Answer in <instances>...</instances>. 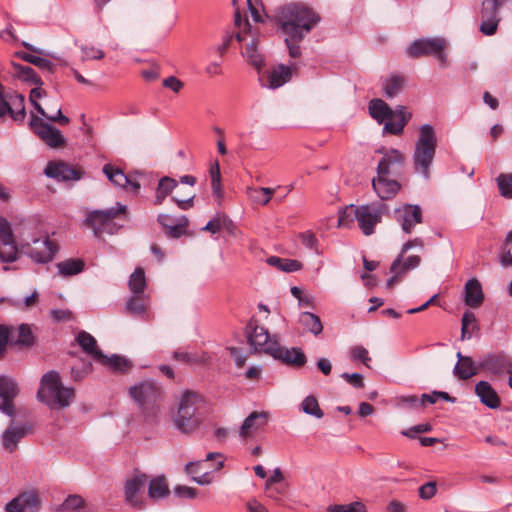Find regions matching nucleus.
Returning <instances> with one entry per match:
<instances>
[{"label": "nucleus", "mask_w": 512, "mask_h": 512, "mask_svg": "<svg viewBox=\"0 0 512 512\" xmlns=\"http://www.w3.org/2000/svg\"><path fill=\"white\" fill-rule=\"evenodd\" d=\"M306 362L307 357L300 348H290V366L303 367Z\"/></svg>", "instance_id": "nucleus-59"}, {"label": "nucleus", "mask_w": 512, "mask_h": 512, "mask_svg": "<svg viewBox=\"0 0 512 512\" xmlns=\"http://www.w3.org/2000/svg\"><path fill=\"white\" fill-rule=\"evenodd\" d=\"M147 479V475L141 473L126 481L125 499L126 502L129 503L133 508H142L143 502L138 493L145 487Z\"/></svg>", "instance_id": "nucleus-21"}, {"label": "nucleus", "mask_w": 512, "mask_h": 512, "mask_svg": "<svg viewBox=\"0 0 512 512\" xmlns=\"http://www.w3.org/2000/svg\"><path fill=\"white\" fill-rule=\"evenodd\" d=\"M386 208V205L382 203H372L357 207L354 205L347 206L340 213L338 226L348 227L350 222L356 219L363 234L366 236L372 235L375 231V226L381 222Z\"/></svg>", "instance_id": "nucleus-4"}, {"label": "nucleus", "mask_w": 512, "mask_h": 512, "mask_svg": "<svg viewBox=\"0 0 512 512\" xmlns=\"http://www.w3.org/2000/svg\"><path fill=\"white\" fill-rule=\"evenodd\" d=\"M18 248L14 238L0 241V260L11 263L17 259Z\"/></svg>", "instance_id": "nucleus-43"}, {"label": "nucleus", "mask_w": 512, "mask_h": 512, "mask_svg": "<svg viewBox=\"0 0 512 512\" xmlns=\"http://www.w3.org/2000/svg\"><path fill=\"white\" fill-rule=\"evenodd\" d=\"M15 55L21 58L22 60L30 64H33L39 69L48 71L50 73H52L56 68V65L52 61L46 58H42L40 56H36L27 52H17Z\"/></svg>", "instance_id": "nucleus-41"}, {"label": "nucleus", "mask_w": 512, "mask_h": 512, "mask_svg": "<svg viewBox=\"0 0 512 512\" xmlns=\"http://www.w3.org/2000/svg\"><path fill=\"white\" fill-rule=\"evenodd\" d=\"M500 263L504 267L512 266V230L507 234L500 256Z\"/></svg>", "instance_id": "nucleus-53"}, {"label": "nucleus", "mask_w": 512, "mask_h": 512, "mask_svg": "<svg viewBox=\"0 0 512 512\" xmlns=\"http://www.w3.org/2000/svg\"><path fill=\"white\" fill-rule=\"evenodd\" d=\"M235 37L239 42H246L243 56L257 69L259 74L258 81L263 88L276 90L288 81V66L284 64L273 66L271 69L261 73L260 70L264 66V59L258 52L259 39L252 35L251 32H238Z\"/></svg>", "instance_id": "nucleus-1"}, {"label": "nucleus", "mask_w": 512, "mask_h": 512, "mask_svg": "<svg viewBox=\"0 0 512 512\" xmlns=\"http://www.w3.org/2000/svg\"><path fill=\"white\" fill-rule=\"evenodd\" d=\"M394 218L406 234H411L417 224L422 223L423 215L420 206L403 204L394 210Z\"/></svg>", "instance_id": "nucleus-15"}, {"label": "nucleus", "mask_w": 512, "mask_h": 512, "mask_svg": "<svg viewBox=\"0 0 512 512\" xmlns=\"http://www.w3.org/2000/svg\"><path fill=\"white\" fill-rule=\"evenodd\" d=\"M210 176H211V186L214 193H218L220 191V180H221V174H220V166L218 161H215V163L210 168Z\"/></svg>", "instance_id": "nucleus-62"}, {"label": "nucleus", "mask_w": 512, "mask_h": 512, "mask_svg": "<svg viewBox=\"0 0 512 512\" xmlns=\"http://www.w3.org/2000/svg\"><path fill=\"white\" fill-rule=\"evenodd\" d=\"M36 87L33 88L31 91H30V95H29V101L30 103L32 104V106L34 107V109L42 116H46V112L45 110L43 109V107L37 102V99L38 98H42L44 95H46V92L45 90H43L41 87L42 86H38V85H35Z\"/></svg>", "instance_id": "nucleus-56"}, {"label": "nucleus", "mask_w": 512, "mask_h": 512, "mask_svg": "<svg viewBox=\"0 0 512 512\" xmlns=\"http://www.w3.org/2000/svg\"><path fill=\"white\" fill-rule=\"evenodd\" d=\"M290 294L297 300L299 310H310L315 308L314 296L306 289L293 286L290 287Z\"/></svg>", "instance_id": "nucleus-34"}, {"label": "nucleus", "mask_w": 512, "mask_h": 512, "mask_svg": "<svg viewBox=\"0 0 512 512\" xmlns=\"http://www.w3.org/2000/svg\"><path fill=\"white\" fill-rule=\"evenodd\" d=\"M62 509L64 511L78 512L79 510L86 507L84 499L77 494L69 495L62 503Z\"/></svg>", "instance_id": "nucleus-50"}, {"label": "nucleus", "mask_w": 512, "mask_h": 512, "mask_svg": "<svg viewBox=\"0 0 512 512\" xmlns=\"http://www.w3.org/2000/svg\"><path fill=\"white\" fill-rule=\"evenodd\" d=\"M231 226L232 222L227 216L224 214H217L206 224L203 230L215 234L222 229L230 230Z\"/></svg>", "instance_id": "nucleus-44"}, {"label": "nucleus", "mask_w": 512, "mask_h": 512, "mask_svg": "<svg viewBox=\"0 0 512 512\" xmlns=\"http://www.w3.org/2000/svg\"><path fill=\"white\" fill-rule=\"evenodd\" d=\"M456 357L458 361L453 369L455 377L459 380H468L478 374L479 369H481L479 363L476 364L471 357L464 356L461 352H458Z\"/></svg>", "instance_id": "nucleus-26"}, {"label": "nucleus", "mask_w": 512, "mask_h": 512, "mask_svg": "<svg viewBox=\"0 0 512 512\" xmlns=\"http://www.w3.org/2000/svg\"><path fill=\"white\" fill-rule=\"evenodd\" d=\"M247 343L255 352H264L273 358L280 360L283 364H288V349L280 346L278 341L271 337L268 330L251 318L245 328Z\"/></svg>", "instance_id": "nucleus-5"}, {"label": "nucleus", "mask_w": 512, "mask_h": 512, "mask_svg": "<svg viewBox=\"0 0 512 512\" xmlns=\"http://www.w3.org/2000/svg\"><path fill=\"white\" fill-rule=\"evenodd\" d=\"M147 301L144 294L132 295L126 303V310L132 315H142L145 313Z\"/></svg>", "instance_id": "nucleus-45"}, {"label": "nucleus", "mask_w": 512, "mask_h": 512, "mask_svg": "<svg viewBox=\"0 0 512 512\" xmlns=\"http://www.w3.org/2000/svg\"><path fill=\"white\" fill-rule=\"evenodd\" d=\"M274 19L278 29L288 35V9L286 5H282L278 8L274 15Z\"/></svg>", "instance_id": "nucleus-54"}, {"label": "nucleus", "mask_w": 512, "mask_h": 512, "mask_svg": "<svg viewBox=\"0 0 512 512\" xmlns=\"http://www.w3.org/2000/svg\"><path fill=\"white\" fill-rule=\"evenodd\" d=\"M437 147V137L434 128L430 124H424L419 129V136L415 143L413 153V165L417 173L425 179L430 177Z\"/></svg>", "instance_id": "nucleus-7"}, {"label": "nucleus", "mask_w": 512, "mask_h": 512, "mask_svg": "<svg viewBox=\"0 0 512 512\" xmlns=\"http://www.w3.org/2000/svg\"><path fill=\"white\" fill-rule=\"evenodd\" d=\"M101 364L109 366L114 372H126L132 367V363L119 355L106 356L104 359H98Z\"/></svg>", "instance_id": "nucleus-42"}, {"label": "nucleus", "mask_w": 512, "mask_h": 512, "mask_svg": "<svg viewBox=\"0 0 512 512\" xmlns=\"http://www.w3.org/2000/svg\"><path fill=\"white\" fill-rule=\"evenodd\" d=\"M377 152L383 155L377 166L378 175L397 176L401 173L405 157L399 150L381 148Z\"/></svg>", "instance_id": "nucleus-16"}, {"label": "nucleus", "mask_w": 512, "mask_h": 512, "mask_svg": "<svg viewBox=\"0 0 512 512\" xmlns=\"http://www.w3.org/2000/svg\"><path fill=\"white\" fill-rule=\"evenodd\" d=\"M76 339L82 350L96 361L106 358V355L98 348L96 339L88 332H79Z\"/></svg>", "instance_id": "nucleus-30"}, {"label": "nucleus", "mask_w": 512, "mask_h": 512, "mask_svg": "<svg viewBox=\"0 0 512 512\" xmlns=\"http://www.w3.org/2000/svg\"><path fill=\"white\" fill-rule=\"evenodd\" d=\"M484 295L480 282L477 279H470L465 285V303L476 308L483 302Z\"/></svg>", "instance_id": "nucleus-32"}, {"label": "nucleus", "mask_w": 512, "mask_h": 512, "mask_svg": "<svg viewBox=\"0 0 512 512\" xmlns=\"http://www.w3.org/2000/svg\"><path fill=\"white\" fill-rule=\"evenodd\" d=\"M215 460H216V464L213 469L220 470L224 465V457L219 452L208 453L206 455L205 460L188 462L185 465L184 470H185L186 474L191 476V478H192L193 476H198L199 472L202 470V466H203L204 462H213Z\"/></svg>", "instance_id": "nucleus-29"}, {"label": "nucleus", "mask_w": 512, "mask_h": 512, "mask_svg": "<svg viewBox=\"0 0 512 512\" xmlns=\"http://www.w3.org/2000/svg\"><path fill=\"white\" fill-rule=\"evenodd\" d=\"M92 370L91 362H80L71 367V377L75 381H80L86 377Z\"/></svg>", "instance_id": "nucleus-55"}, {"label": "nucleus", "mask_w": 512, "mask_h": 512, "mask_svg": "<svg viewBox=\"0 0 512 512\" xmlns=\"http://www.w3.org/2000/svg\"><path fill=\"white\" fill-rule=\"evenodd\" d=\"M24 102L25 97L23 94L11 91L9 94V106L11 107V111H9L8 114H10L13 120L23 121L25 119L26 109Z\"/></svg>", "instance_id": "nucleus-33"}, {"label": "nucleus", "mask_w": 512, "mask_h": 512, "mask_svg": "<svg viewBox=\"0 0 512 512\" xmlns=\"http://www.w3.org/2000/svg\"><path fill=\"white\" fill-rule=\"evenodd\" d=\"M298 321L306 331L312 333L315 336L321 334L323 331L322 322L320 318L314 313L303 311L300 314Z\"/></svg>", "instance_id": "nucleus-36"}, {"label": "nucleus", "mask_w": 512, "mask_h": 512, "mask_svg": "<svg viewBox=\"0 0 512 512\" xmlns=\"http://www.w3.org/2000/svg\"><path fill=\"white\" fill-rule=\"evenodd\" d=\"M405 84V78L402 75L392 74L383 81L384 95L388 98L397 96Z\"/></svg>", "instance_id": "nucleus-38"}, {"label": "nucleus", "mask_w": 512, "mask_h": 512, "mask_svg": "<svg viewBox=\"0 0 512 512\" xmlns=\"http://www.w3.org/2000/svg\"><path fill=\"white\" fill-rule=\"evenodd\" d=\"M301 406L304 413L312 415L318 419L322 418L324 415L323 411L319 407L317 399L313 396H307L303 400Z\"/></svg>", "instance_id": "nucleus-48"}, {"label": "nucleus", "mask_w": 512, "mask_h": 512, "mask_svg": "<svg viewBox=\"0 0 512 512\" xmlns=\"http://www.w3.org/2000/svg\"><path fill=\"white\" fill-rule=\"evenodd\" d=\"M268 422V413L261 411H254L250 413L245 420L243 421L240 430L239 436L243 439L250 437L254 432L259 431L264 426H266Z\"/></svg>", "instance_id": "nucleus-23"}, {"label": "nucleus", "mask_w": 512, "mask_h": 512, "mask_svg": "<svg viewBox=\"0 0 512 512\" xmlns=\"http://www.w3.org/2000/svg\"><path fill=\"white\" fill-rule=\"evenodd\" d=\"M446 48L447 41L442 37L419 38L406 48V54L411 58H420L433 56L435 52Z\"/></svg>", "instance_id": "nucleus-14"}, {"label": "nucleus", "mask_w": 512, "mask_h": 512, "mask_svg": "<svg viewBox=\"0 0 512 512\" xmlns=\"http://www.w3.org/2000/svg\"><path fill=\"white\" fill-rule=\"evenodd\" d=\"M189 221L186 216H181L178 220L177 224H170L165 229L167 234L171 238H180L184 233L185 229L188 226Z\"/></svg>", "instance_id": "nucleus-52"}, {"label": "nucleus", "mask_w": 512, "mask_h": 512, "mask_svg": "<svg viewBox=\"0 0 512 512\" xmlns=\"http://www.w3.org/2000/svg\"><path fill=\"white\" fill-rule=\"evenodd\" d=\"M56 266L60 275L69 277L81 273L85 268V262L79 258H70L57 263Z\"/></svg>", "instance_id": "nucleus-37"}, {"label": "nucleus", "mask_w": 512, "mask_h": 512, "mask_svg": "<svg viewBox=\"0 0 512 512\" xmlns=\"http://www.w3.org/2000/svg\"><path fill=\"white\" fill-rule=\"evenodd\" d=\"M17 341L24 345H31L33 343V335L28 325H20Z\"/></svg>", "instance_id": "nucleus-64"}, {"label": "nucleus", "mask_w": 512, "mask_h": 512, "mask_svg": "<svg viewBox=\"0 0 512 512\" xmlns=\"http://www.w3.org/2000/svg\"><path fill=\"white\" fill-rule=\"evenodd\" d=\"M126 211L127 207L120 203H117L116 207L105 210H94L88 213L84 224L92 229L94 236L97 238L104 233L114 234L119 229L114 219L121 214H125Z\"/></svg>", "instance_id": "nucleus-9"}, {"label": "nucleus", "mask_w": 512, "mask_h": 512, "mask_svg": "<svg viewBox=\"0 0 512 512\" xmlns=\"http://www.w3.org/2000/svg\"><path fill=\"white\" fill-rule=\"evenodd\" d=\"M129 395L137 405L147 424H157L160 418L162 389L152 380H146L129 388Z\"/></svg>", "instance_id": "nucleus-2"}, {"label": "nucleus", "mask_w": 512, "mask_h": 512, "mask_svg": "<svg viewBox=\"0 0 512 512\" xmlns=\"http://www.w3.org/2000/svg\"><path fill=\"white\" fill-rule=\"evenodd\" d=\"M11 65L13 67V76L18 78L21 81H24L28 84L38 85L42 86L43 81L41 77L35 72L33 68L27 65H22L19 63H16L14 61L11 62Z\"/></svg>", "instance_id": "nucleus-31"}, {"label": "nucleus", "mask_w": 512, "mask_h": 512, "mask_svg": "<svg viewBox=\"0 0 512 512\" xmlns=\"http://www.w3.org/2000/svg\"><path fill=\"white\" fill-rule=\"evenodd\" d=\"M479 367L493 375L512 373V357L504 352L490 353L481 358Z\"/></svg>", "instance_id": "nucleus-13"}, {"label": "nucleus", "mask_w": 512, "mask_h": 512, "mask_svg": "<svg viewBox=\"0 0 512 512\" xmlns=\"http://www.w3.org/2000/svg\"><path fill=\"white\" fill-rule=\"evenodd\" d=\"M146 277H145V271L141 267H137L134 272L130 275L129 281H128V287L132 294L134 295H140L144 294V291L146 289Z\"/></svg>", "instance_id": "nucleus-40"}, {"label": "nucleus", "mask_w": 512, "mask_h": 512, "mask_svg": "<svg viewBox=\"0 0 512 512\" xmlns=\"http://www.w3.org/2000/svg\"><path fill=\"white\" fill-rule=\"evenodd\" d=\"M475 394L479 397L481 403L490 409H497L501 404L497 392L487 381H479L475 385Z\"/></svg>", "instance_id": "nucleus-28"}, {"label": "nucleus", "mask_w": 512, "mask_h": 512, "mask_svg": "<svg viewBox=\"0 0 512 512\" xmlns=\"http://www.w3.org/2000/svg\"><path fill=\"white\" fill-rule=\"evenodd\" d=\"M40 499L35 491H25L5 505L6 512H37Z\"/></svg>", "instance_id": "nucleus-20"}, {"label": "nucleus", "mask_w": 512, "mask_h": 512, "mask_svg": "<svg viewBox=\"0 0 512 512\" xmlns=\"http://www.w3.org/2000/svg\"><path fill=\"white\" fill-rule=\"evenodd\" d=\"M18 385L10 377L0 376V411L10 417L15 414L14 398L18 395Z\"/></svg>", "instance_id": "nucleus-19"}, {"label": "nucleus", "mask_w": 512, "mask_h": 512, "mask_svg": "<svg viewBox=\"0 0 512 512\" xmlns=\"http://www.w3.org/2000/svg\"><path fill=\"white\" fill-rule=\"evenodd\" d=\"M21 245L24 253L39 264L51 262L58 252V244L51 240L48 235L32 238L31 241H23Z\"/></svg>", "instance_id": "nucleus-10"}, {"label": "nucleus", "mask_w": 512, "mask_h": 512, "mask_svg": "<svg viewBox=\"0 0 512 512\" xmlns=\"http://www.w3.org/2000/svg\"><path fill=\"white\" fill-rule=\"evenodd\" d=\"M38 398L51 408L55 406L64 408L69 406L74 398V389L64 387L59 374L55 371H49L41 378Z\"/></svg>", "instance_id": "nucleus-8"}, {"label": "nucleus", "mask_w": 512, "mask_h": 512, "mask_svg": "<svg viewBox=\"0 0 512 512\" xmlns=\"http://www.w3.org/2000/svg\"><path fill=\"white\" fill-rule=\"evenodd\" d=\"M234 38V35L232 33H225L222 37V43L215 46V47H212L209 52L210 53H215V54H218L220 57H222L227 49L229 48L232 40Z\"/></svg>", "instance_id": "nucleus-61"}, {"label": "nucleus", "mask_w": 512, "mask_h": 512, "mask_svg": "<svg viewBox=\"0 0 512 512\" xmlns=\"http://www.w3.org/2000/svg\"><path fill=\"white\" fill-rule=\"evenodd\" d=\"M372 186L382 200L392 199L401 189V185L396 179H390L387 175L378 174L377 177L373 178Z\"/></svg>", "instance_id": "nucleus-22"}, {"label": "nucleus", "mask_w": 512, "mask_h": 512, "mask_svg": "<svg viewBox=\"0 0 512 512\" xmlns=\"http://www.w3.org/2000/svg\"><path fill=\"white\" fill-rule=\"evenodd\" d=\"M497 0H485L482 2L480 31L487 36L494 35L500 22Z\"/></svg>", "instance_id": "nucleus-18"}, {"label": "nucleus", "mask_w": 512, "mask_h": 512, "mask_svg": "<svg viewBox=\"0 0 512 512\" xmlns=\"http://www.w3.org/2000/svg\"><path fill=\"white\" fill-rule=\"evenodd\" d=\"M13 423L14 422L2 433V445L9 452H14L17 449L19 441L29 432V426H14Z\"/></svg>", "instance_id": "nucleus-25"}, {"label": "nucleus", "mask_w": 512, "mask_h": 512, "mask_svg": "<svg viewBox=\"0 0 512 512\" xmlns=\"http://www.w3.org/2000/svg\"><path fill=\"white\" fill-rule=\"evenodd\" d=\"M393 110L382 99H373L369 103V113L379 123L387 121Z\"/></svg>", "instance_id": "nucleus-35"}, {"label": "nucleus", "mask_w": 512, "mask_h": 512, "mask_svg": "<svg viewBox=\"0 0 512 512\" xmlns=\"http://www.w3.org/2000/svg\"><path fill=\"white\" fill-rule=\"evenodd\" d=\"M176 187L177 181L165 176L159 181L157 190L168 196Z\"/></svg>", "instance_id": "nucleus-63"}, {"label": "nucleus", "mask_w": 512, "mask_h": 512, "mask_svg": "<svg viewBox=\"0 0 512 512\" xmlns=\"http://www.w3.org/2000/svg\"><path fill=\"white\" fill-rule=\"evenodd\" d=\"M496 180L500 194L505 198H512V173H501Z\"/></svg>", "instance_id": "nucleus-49"}, {"label": "nucleus", "mask_w": 512, "mask_h": 512, "mask_svg": "<svg viewBox=\"0 0 512 512\" xmlns=\"http://www.w3.org/2000/svg\"><path fill=\"white\" fill-rule=\"evenodd\" d=\"M270 188H252L248 190L249 196L255 203L266 205L272 195Z\"/></svg>", "instance_id": "nucleus-51"}, {"label": "nucleus", "mask_w": 512, "mask_h": 512, "mask_svg": "<svg viewBox=\"0 0 512 512\" xmlns=\"http://www.w3.org/2000/svg\"><path fill=\"white\" fill-rule=\"evenodd\" d=\"M44 174L58 182H68L80 180L85 172L82 168L70 165L64 161H50L44 169Z\"/></svg>", "instance_id": "nucleus-12"}, {"label": "nucleus", "mask_w": 512, "mask_h": 512, "mask_svg": "<svg viewBox=\"0 0 512 512\" xmlns=\"http://www.w3.org/2000/svg\"><path fill=\"white\" fill-rule=\"evenodd\" d=\"M170 493L166 478L158 476L149 482L148 495L151 499H159L168 496Z\"/></svg>", "instance_id": "nucleus-39"}, {"label": "nucleus", "mask_w": 512, "mask_h": 512, "mask_svg": "<svg viewBox=\"0 0 512 512\" xmlns=\"http://www.w3.org/2000/svg\"><path fill=\"white\" fill-rule=\"evenodd\" d=\"M350 357L352 360L361 361L366 366H368V362L371 360L368 354V350L361 345L354 346L350 350Z\"/></svg>", "instance_id": "nucleus-60"}, {"label": "nucleus", "mask_w": 512, "mask_h": 512, "mask_svg": "<svg viewBox=\"0 0 512 512\" xmlns=\"http://www.w3.org/2000/svg\"><path fill=\"white\" fill-rule=\"evenodd\" d=\"M80 49L82 52L83 60H100L105 56L104 52L101 49H98L94 46L81 45Z\"/></svg>", "instance_id": "nucleus-58"}, {"label": "nucleus", "mask_w": 512, "mask_h": 512, "mask_svg": "<svg viewBox=\"0 0 512 512\" xmlns=\"http://www.w3.org/2000/svg\"><path fill=\"white\" fill-rule=\"evenodd\" d=\"M411 115L405 111V107L398 106L392 112V116L388 118L384 125V133L399 135L403 132L405 125L408 123Z\"/></svg>", "instance_id": "nucleus-27"}, {"label": "nucleus", "mask_w": 512, "mask_h": 512, "mask_svg": "<svg viewBox=\"0 0 512 512\" xmlns=\"http://www.w3.org/2000/svg\"><path fill=\"white\" fill-rule=\"evenodd\" d=\"M205 405L206 401L201 394L192 391L184 392L177 413L173 417L175 427L183 434L196 431L204 420Z\"/></svg>", "instance_id": "nucleus-3"}, {"label": "nucleus", "mask_w": 512, "mask_h": 512, "mask_svg": "<svg viewBox=\"0 0 512 512\" xmlns=\"http://www.w3.org/2000/svg\"><path fill=\"white\" fill-rule=\"evenodd\" d=\"M404 255L405 253L401 251L391 264L390 272L393 275L387 279L386 286L388 288H391L396 282L400 281L405 274L417 268L421 263L420 256L412 255L404 258Z\"/></svg>", "instance_id": "nucleus-17"}, {"label": "nucleus", "mask_w": 512, "mask_h": 512, "mask_svg": "<svg viewBox=\"0 0 512 512\" xmlns=\"http://www.w3.org/2000/svg\"><path fill=\"white\" fill-rule=\"evenodd\" d=\"M328 512H367L366 506L361 501L349 504H335L327 508Z\"/></svg>", "instance_id": "nucleus-47"}, {"label": "nucleus", "mask_w": 512, "mask_h": 512, "mask_svg": "<svg viewBox=\"0 0 512 512\" xmlns=\"http://www.w3.org/2000/svg\"><path fill=\"white\" fill-rule=\"evenodd\" d=\"M320 21V17L311 8L302 4L290 5V57L300 56L299 46L292 42L301 41Z\"/></svg>", "instance_id": "nucleus-6"}, {"label": "nucleus", "mask_w": 512, "mask_h": 512, "mask_svg": "<svg viewBox=\"0 0 512 512\" xmlns=\"http://www.w3.org/2000/svg\"><path fill=\"white\" fill-rule=\"evenodd\" d=\"M298 238L303 246L310 250H313L316 254H319L318 240L316 239L314 233H312L311 231H305L299 233Z\"/></svg>", "instance_id": "nucleus-57"}, {"label": "nucleus", "mask_w": 512, "mask_h": 512, "mask_svg": "<svg viewBox=\"0 0 512 512\" xmlns=\"http://www.w3.org/2000/svg\"><path fill=\"white\" fill-rule=\"evenodd\" d=\"M102 171L106 175L108 180L117 187H129L135 192L140 189V184L138 182L133 181L129 176H127L123 172V170L112 164L104 165Z\"/></svg>", "instance_id": "nucleus-24"}, {"label": "nucleus", "mask_w": 512, "mask_h": 512, "mask_svg": "<svg viewBox=\"0 0 512 512\" xmlns=\"http://www.w3.org/2000/svg\"><path fill=\"white\" fill-rule=\"evenodd\" d=\"M29 126L31 130L49 147L58 148L65 144L61 131L48 124L42 118L31 113Z\"/></svg>", "instance_id": "nucleus-11"}, {"label": "nucleus", "mask_w": 512, "mask_h": 512, "mask_svg": "<svg viewBox=\"0 0 512 512\" xmlns=\"http://www.w3.org/2000/svg\"><path fill=\"white\" fill-rule=\"evenodd\" d=\"M286 486V483L265 485V494L268 498L284 505L287 495Z\"/></svg>", "instance_id": "nucleus-46"}]
</instances>
